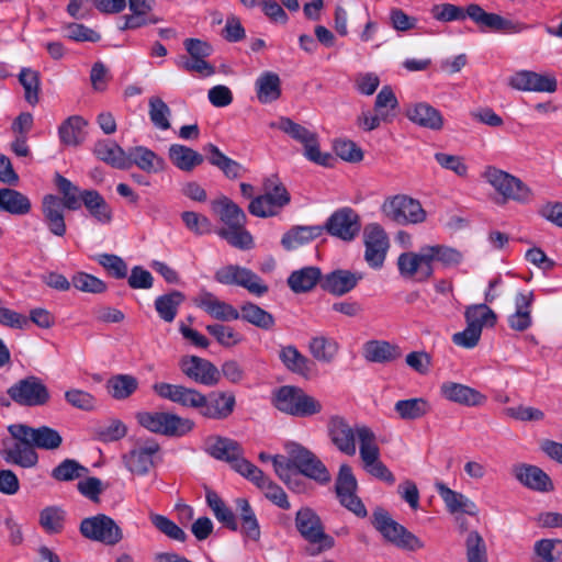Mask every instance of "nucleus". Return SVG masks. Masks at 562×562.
<instances>
[{
  "label": "nucleus",
  "mask_w": 562,
  "mask_h": 562,
  "mask_svg": "<svg viewBox=\"0 0 562 562\" xmlns=\"http://www.w3.org/2000/svg\"><path fill=\"white\" fill-rule=\"evenodd\" d=\"M327 432L336 449L349 457L356 454V438L359 441V454L363 469L373 477L393 485L395 476L380 460V448L375 434L367 426L351 427L346 418L339 415L330 416L327 423Z\"/></svg>",
  "instance_id": "obj_1"
},
{
  "label": "nucleus",
  "mask_w": 562,
  "mask_h": 562,
  "mask_svg": "<svg viewBox=\"0 0 562 562\" xmlns=\"http://www.w3.org/2000/svg\"><path fill=\"white\" fill-rule=\"evenodd\" d=\"M463 255L456 248L446 245H425L417 252H403L397 258L400 274L404 278L425 282L430 279L438 262L446 268L461 263Z\"/></svg>",
  "instance_id": "obj_2"
},
{
  "label": "nucleus",
  "mask_w": 562,
  "mask_h": 562,
  "mask_svg": "<svg viewBox=\"0 0 562 562\" xmlns=\"http://www.w3.org/2000/svg\"><path fill=\"white\" fill-rule=\"evenodd\" d=\"M211 207L224 224V227L217 231L221 238L225 239L231 246L243 250L250 249L254 246V239L245 228L247 216L241 207L227 196H221L212 201Z\"/></svg>",
  "instance_id": "obj_3"
},
{
  "label": "nucleus",
  "mask_w": 562,
  "mask_h": 562,
  "mask_svg": "<svg viewBox=\"0 0 562 562\" xmlns=\"http://www.w3.org/2000/svg\"><path fill=\"white\" fill-rule=\"evenodd\" d=\"M270 126L282 131L292 139L302 144L304 156L310 161L324 167L331 166L334 157L329 153L321 151L318 135L315 132L285 116L280 117L277 123H271Z\"/></svg>",
  "instance_id": "obj_4"
},
{
  "label": "nucleus",
  "mask_w": 562,
  "mask_h": 562,
  "mask_svg": "<svg viewBox=\"0 0 562 562\" xmlns=\"http://www.w3.org/2000/svg\"><path fill=\"white\" fill-rule=\"evenodd\" d=\"M8 431L11 438L1 441V458L8 464L16 465L22 469L36 467L38 463V453L33 448L21 427L18 424H12L8 427Z\"/></svg>",
  "instance_id": "obj_5"
},
{
  "label": "nucleus",
  "mask_w": 562,
  "mask_h": 562,
  "mask_svg": "<svg viewBox=\"0 0 562 562\" xmlns=\"http://www.w3.org/2000/svg\"><path fill=\"white\" fill-rule=\"evenodd\" d=\"M273 404L280 412L295 417H310L323 409L319 401L291 385L281 386L276 392Z\"/></svg>",
  "instance_id": "obj_6"
},
{
  "label": "nucleus",
  "mask_w": 562,
  "mask_h": 562,
  "mask_svg": "<svg viewBox=\"0 0 562 562\" xmlns=\"http://www.w3.org/2000/svg\"><path fill=\"white\" fill-rule=\"evenodd\" d=\"M295 526L300 535L310 543L307 552L311 555H317L334 547V538L325 532L321 518L311 508H302L296 513Z\"/></svg>",
  "instance_id": "obj_7"
},
{
  "label": "nucleus",
  "mask_w": 562,
  "mask_h": 562,
  "mask_svg": "<svg viewBox=\"0 0 562 562\" xmlns=\"http://www.w3.org/2000/svg\"><path fill=\"white\" fill-rule=\"evenodd\" d=\"M482 177L502 196L504 202L527 203L532 196L531 189L519 178L494 166H487Z\"/></svg>",
  "instance_id": "obj_8"
},
{
  "label": "nucleus",
  "mask_w": 562,
  "mask_h": 562,
  "mask_svg": "<svg viewBox=\"0 0 562 562\" xmlns=\"http://www.w3.org/2000/svg\"><path fill=\"white\" fill-rule=\"evenodd\" d=\"M138 424L154 434L180 437L189 432L193 423L176 414L165 412H139L136 414Z\"/></svg>",
  "instance_id": "obj_9"
},
{
  "label": "nucleus",
  "mask_w": 562,
  "mask_h": 562,
  "mask_svg": "<svg viewBox=\"0 0 562 562\" xmlns=\"http://www.w3.org/2000/svg\"><path fill=\"white\" fill-rule=\"evenodd\" d=\"M205 451L217 460L228 462L236 472L245 477L256 467L243 457V448L231 438L209 437L205 440Z\"/></svg>",
  "instance_id": "obj_10"
},
{
  "label": "nucleus",
  "mask_w": 562,
  "mask_h": 562,
  "mask_svg": "<svg viewBox=\"0 0 562 562\" xmlns=\"http://www.w3.org/2000/svg\"><path fill=\"white\" fill-rule=\"evenodd\" d=\"M382 212L400 225H416L424 223L427 218L420 202L406 194L387 198L382 204Z\"/></svg>",
  "instance_id": "obj_11"
},
{
  "label": "nucleus",
  "mask_w": 562,
  "mask_h": 562,
  "mask_svg": "<svg viewBox=\"0 0 562 562\" xmlns=\"http://www.w3.org/2000/svg\"><path fill=\"white\" fill-rule=\"evenodd\" d=\"M290 202V194L273 176L265 181V193L251 200L248 210L257 217H269Z\"/></svg>",
  "instance_id": "obj_12"
},
{
  "label": "nucleus",
  "mask_w": 562,
  "mask_h": 562,
  "mask_svg": "<svg viewBox=\"0 0 562 562\" xmlns=\"http://www.w3.org/2000/svg\"><path fill=\"white\" fill-rule=\"evenodd\" d=\"M9 397L20 406L37 407L46 405L50 400V393L43 380L36 375H27L8 390Z\"/></svg>",
  "instance_id": "obj_13"
},
{
  "label": "nucleus",
  "mask_w": 562,
  "mask_h": 562,
  "mask_svg": "<svg viewBox=\"0 0 562 562\" xmlns=\"http://www.w3.org/2000/svg\"><path fill=\"white\" fill-rule=\"evenodd\" d=\"M373 526L389 542L398 548L415 551L424 547V543L415 535L392 519L383 509L374 512Z\"/></svg>",
  "instance_id": "obj_14"
},
{
  "label": "nucleus",
  "mask_w": 562,
  "mask_h": 562,
  "mask_svg": "<svg viewBox=\"0 0 562 562\" xmlns=\"http://www.w3.org/2000/svg\"><path fill=\"white\" fill-rule=\"evenodd\" d=\"M286 451L300 474L323 485L330 482L331 476L326 465L311 450L292 442L286 446Z\"/></svg>",
  "instance_id": "obj_15"
},
{
  "label": "nucleus",
  "mask_w": 562,
  "mask_h": 562,
  "mask_svg": "<svg viewBox=\"0 0 562 562\" xmlns=\"http://www.w3.org/2000/svg\"><path fill=\"white\" fill-rule=\"evenodd\" d=\"M214 279L221 284L241 286L256 296H262L269 291L268 285L257 273L238 265L220 268L215 272Z\"/></svg>",
  "instance_id": "obj_16"
},
{
  "label": "nucleus",
  "mask_w": 562,
  "mask_h": 562,
  "mask_svg": "<svg viewBox=\"0 0 562 562\" xmlns=\"http://www.w3.org/2000/svg\"><path fill=\"white\" fill-rule=\"evenodd\" d=\"M160 446L155 440H138L122 456L125 468L135 475H146L155 467Z\"/></svg>",
  "instance_id": "obj_17"
},
{
  "label": "nucleus",
  "mask_w": 562,
  "mask_h": 562,
  "mask_svg": "<svg viewBox=\"0 0 562 562\" xmlns=\"http://www.w3.org/2000/svg\"><path fill=\"white\" fill-rule=\"evenodd\" d=\"M80 532L85 538L114 546L122 540V530L109 516L99 514L85 518L80 524Z\"/></svg>",
  "instance_id": "obj_18"
},
{
  "label": "nucleus",
  "mask_w": 562,
  "mask_h": 562,
  "mask_svg": "<svg viewBox=\"0 0 562 562\" xmlns=\"http://www.w3.org/2000/svg\"><path fill=\"white\" fill-rule=\"evenodd\" d=\"M358 483L348 464H341L336 480V493L342 506L358 517H366L367 509L362 501L356 495Z\"/></svg>",
  "instance_id": "obj_19"
},
{
  "label": "nucleus",
  "mask_w": 562,
  "mask_h": 562,
  "mask_svg": "<svg viewBox=\"0 0 562 562\" xmlns=\"http://www.w3.org/2000/svg\"><path fill=\"white\" fill-rule=\"evenodd\" d=\"M508 85L518 91L553 93L558 89V81L553 74H540L526 69L515 71L508 78Z\"/></svg>",
  "instance_id": "obj_20"
},
{
  "label": "nucleus",
  "mask_w": 562,
  "mask_h": 562,
  "mask_svg": "<svg viewBox=\"0 0 562 562\" xmlns=\"http://www.w3.org/2000/svg\"><path fill=\"white\" fill-rule=\"evenodd\" d=\"M467 15L482 30L504 34H514L522 31L520 23L505 19L499 14L490 13L479 4L472 3L467 7Z\"/></svg>",
  "instance_id": "obj_21"
},
{
  "label": "nucleus",
  "mask_w": 562,
  "mask_h": 562,
  "mask_svg": "<svg viewBox=\"0 0 562 562\" xmlns=\"http://www.w3.org/2000/svg\"><path fill=\"white\" fill-rule=\"evenodd\" d=\"M364 259L371 268L383 266L389 248V238L385 231L376 223L369 224L363 231Z\"/></svg>",
  "instance_id": "obj_22"
},
{
  "label": "nucleus",
  "mask_w": 562,
  "mask_h": 562,
  "mask_svg": "<svg viewBox=\"0 0 562 562\" xmlns=\"http://www.w3.org/2000/svg\"><path fill=\"white\" fill-rule=\"evenodd\" d=\"M323 227L331 236L350 241L359 234L361 224L359 215L352 209L342 207L333 213Z\"/></svg>",
  "instance_id": "obj_23"
},
{
  "label": "nucleus",
  "mask_w": 562,
  "mask_h": 562,
  "mask_svg": "<svg viewBox=\"0 0 562 562\" xmlns=\"http://www.w3.org/2000/svg\"><path fill=\"white\" fill-rule=\"evenodd\" d=\"M154 392L164 400H169L182 407L199 409L204 403V395L199 391L179 384L158 382Z\"/></svg>",
  "instance_id": "obj_24"
},
{
  "label": "nucleus",
  "mask_w": 562,
  "mask_h": 562,
  "mask_svg": "<svg viewBox=\"0 0 562 562\" xmlns=\"http://www.w3.org/2000/svg\"><path fill=\"white\" fill-rule=\"evenodd\" d=\"M179 367L183 374L196 383L211 386L218 382L217 368L206 359L187 356L180 360Z\"/></svg>",
  "instance_id": "obj_25"
},
{
  "label": "nucleus",
  "mask_w": 562,
  "mask_h": 562,
  "mask_svg": "<svg viewBox=\"0 0 562 562\" xmlns=\"http://www.w3.org/2000/svg\"><path fill=\"white\" fill-rule=\"evenodd\" d=\"M362 278L363 276L360 272L336 269L326 274H322L321 288L323 291L334 296H344L350 293Z\"/></svg>",
  "instance_id": "obj_26"
},
{
  "label": "nucleus",
  "mask_w": 562,
  "mask_h": 562,
  "mask_svg": "<svg viewBox=\"0 0 562 562\" xmlns=\"http://www.w3.org/2000/svg\"><path fill=\"white\" fill-rule=\"evenodd\" d=\"M193 303L217 321L229 322L239 319V311L237 308L206 290H201L193 299Z\"/></svg>",
  "instance_id": "obj_27"
},
{
  "label": "nucleus",
  "mask_w": 562,
  "mask_h": 562,
  "mask_svg": "<svg viewBox=\"0 0 562 562\" xmlns=\"http://www.w3.org/2000/svg\"><path fill=\"white\" fill-rule=\"evenodd\" d=\"M435 488L450 514L462 513L469 516H476L479 514L476 504L464 494L451 490L442 482H437Z\"/></svg>",
  "instance_id": "obj_28"
},
{
  "label": "nucleus",
  "mask_w": 562,
  "mask_h": 562,
  "mask_svg": "<svg viewBox=\"0 0 562 562\" xmlns=\"http://www.w3.org/2000/svg\"><path fill=\"white\" fill-rule=\"evenodd\" d=\"M405 115L412 123L424 128L440 131L443 126L442 114L426 102L409 105L406 109Z\"/></svg>",
  "instance_id": "obj_29"
},
{
  "label": "nucleus",
  "mask_w": 562,
  "mask_h": 562,
  "mask_svg": "<svg viewBox=\"0 0 562 562\" xmlns=\"http://www.w3.org/2000/svg\"><path fill=\"white\" fill-rule=\"evenodd\" d=\"M93 154L109 166L126 170L131 168V159L127 153L114 140L101 139L94 144Z\"/></svg>",
  "instance_id": "obj_30"
},
{
  "label": "nucleus",
  "mask_w": 562,
  "mask_h": 562,
  "mask_svg": "<svg viewBox=\"0 0 562 562\" xmlns=\"http://www.w3.org/2000/svg\"><path fill=\"white\" fill-rule=\"evenodd\" d=\"M236 401L233 394L223 392L204 395V403L199 407L201 415L212 419H225L234 411Z\"/></svg>",
  "instance_id": "obj_31"
},
{
  "label": "nucleus",
  "mask_w": 562,
  "mask_h": 562,
  "mask_svg": "<svg viewBox=\"0 0 562 562\" xmlns=\"http://www.w3.org/2000/svg\"><path fill=\"white\" fill-rule=\"evenodd\" d=\"M440 392L448 401L465 406H481L486 402V396L477 390L456 382L442 383Z\"/></svg>",
  "instance_id": "obj_32"
},
{
  "label": "nucleus",
  "mask_w": 562,
  "mask_h": 562,
  "mask_svg": "<svg viewBox=\"0 0 562 562\" xmlns=\"http://www.w3.org/2000/svg\"><path fill=\"white\" fill-rule=\"evenodd\" d=\"M64 209L61 200L58 196L53 194L44 196L42 203L44 222L47 225L48 231L58 237H63L67 231Z\"/></svg>",
  "instance_id": "obj_33"
},
{
  "label": "nucleus",
  "mask_w": 562,
  "mask_h": 562,
  "mask_svg": "<svg viewBox=\"0 0 562 562\" xmlns=\"http://www.w3.org/2000/svg\"><path fill=\"white\" fill-rule=\"evenodd\" d=\"M535 301L532 291L518 292L515 296V312L507 318L508 326L516 331L527 330L531 324V307Z\"/></svg>",
  "instance_id": "obj_34"
},
{
  "label": "nucleus",
  "mask_w": 562,
  "mask_h": 562,
  "mask_svg": "<svg viewBox=\"0 0 562 562\" xmlns=\"http://www.w3.org/2000/svg\"><path fill=\"white\" fill-rule=\"evenodd\" d=\"M515 477L524 486L537 492H551L554 488L550 476L536 465L520 464L516 467Z\"/></svg>",
  "instance_id": "obj_35"
},
{
  "label": "nucleus",
  "mask_w": 562,
  "mask_h": 562,
  "mask_svg": "<svg viewBox=\"0 0 562 562\" xmlns=\"http://www.w3.org/2000/svg\"><path fill=\"white\" fill-rule=\"evenodd\" d=\"M246 479L263 491L265 496L276 506L282 509L290 508L291 505L283 488L266 476L259 468L255 467Z\"/></svg>",
  "instance_id": "obj_36"
},
{
  "label": "nucleus",
  "mask_w": 562,
  "mask_h": 562,
  "mask_svg": "<svg viewBox=\"0 0 562 562\" xmlns=\"http://www.w3.org/2000/svg\"><path fill=\"white\" fill-rule=\"evenodd\" d=\"M18 425L21 427L22 431L25 434L35 450H56L63 443V437L54 428L48 426L34 428L24 424Z\"/></svg>",
  "instance_id": "obj_37"
},
{
  "label": "nucleus",
  "mask_w": 562,
  "mask_h": 562,
  "mask_svg": "<svg viewBox=\"0 0 562 562\" xmlns=\"http://www.w3.org/2000/svg\"><path fill=\"white\" fill-rule=\"evenodd\" d=\"M324 233L322 225H296L283 234L281 245L285 250H294L303 245H306Z\"/></svg>",
  "instance_id": "obj_38"
},
{
  "label": "nucleus",
  "mask_w": 562,
  "mask_h": 562,
  "mask_svg": "<svg viewBox=\"0 0 562 562\" xmlns=\"http://www.w3.org/2000/svg\"><path fill=\"white\" fill-rule=\"evenodd\" d=\"M322 270L318 267L308 266L294 270L288 277L289 288L296 294L312 291L317 284H322Z\"/></svg>",
  "instance_id": "obj_39"
},
{
  "label": "nucleus",
  "mask_w": 562,
  "mask_h": 562,
  "mask_svg": "<svg viewBox=\"0 0 562 562\" xmlns=\"http://www.w3.org/2000/svg\"><path fill=\"white\" fill-rule=\"evenodd\" d=\"M255 90L261 104L277 101L282 92L280 76L270 70L261 72L255 81Z\"/></svg>",
  "instance_id": "obj_40"
},
{
  "label": "nucleus",
  "mask_w": 562,
  "mask_h": 562,
  "mask_svg": "<svg viewBox=\"0 0 562 562\" xmlns=\"http://www.w3.org/2000/svg\"><path fill=\"white\" fill-rule=\"evenodd\" d=\"M235 504L240 519V528H238L240 533L248 540L259 541L261 537L260 525L249 502L246 498H237Z\"/></svg>",
  "instance_id": "obj_41"
},
{
  "label": "nucleus",
  "mask_w": 562,
  "mask_h": 562,
  "mask_svg": "<svg viewBox=\"0 0 562 562\" xmlns=\"http://www.w3.org/2000/svg\"><path fill=\"white\" fill-rule=\"evenodd\" d=\"M203 150L207 154L209 162L222 170L228 179H238L246 172L238 161L227 157L214 144L205 145Z\"/></svg>",
  "instance_id": "obj_42"
},
{
  "label": "nucleus",
  "mask_w": 562,
  "mask_h": 562,
  "mask_svg": "<svg viewBox=\"0 0 562 562\" xmlns=\"http://www.w3.org/2000/svg\"><path fill=\"white\" fill-rule=\"evenodd\" d=\"M88 122L80 115H72L65 120L58 128L60 142L66 146H79L86 139Z\"/></svg>",
  "instance_id": "obj_43"
},
{
  "label": "nucleus",
  "mask_w": 562,
  "mask_h": 562,
  "mask_svg": "<svg viewBox=\"0 0 562 562\" xmlns=\"http://www.w3.org/2000/svg\"><path fill=\"white\" fill-rule=\"evenodd\" d=\"M0 207V211L7 212L11 215L24 216L31 213L32 202L24 193L15 189L3 188Z\"/></svg>",
  "instance_id": "obj_44"
},
{
  "label": "nucleus",
  "mask_w": 562,
  "mask_h": 562,
  "mask_svg": "<svg viewBox=\"0 0 562 562\" xmlns=\"http://www.w3.org/2000/svg\"><path fill=\"white\" fill-rule=\"evenodd\" d=\"M127 156H130L131 159V167L135 165L140 170L148 173H156L165 168L164 159L144 146L130 148Z\"/></svg>",
  "instance_id": "obj_45"
},
{
  "label": "nucleus",
  "mask_w": 562,
  "mask_h": 562,
  "mask_svg": "<svg viewBox=\"0 0 562 562\" xmlns=\"http://www.w3.org/2000/svg\"><path fill=\"white\" fill-rule=\"evenodd\" d=\"M363 356L370 362L384 363L398 359L401 349L385 340H371L363 347Z\"/></svg>",
  "instance_id": "obj_46"
},
{
  "label": "nucleus",
  "mask_w": 562,
  "mask_h": 562,
  "mask_svg": "<svg viewBox=\"0 0 562 562\" xmlns=\"http://www.w3.org/2000/svg\"><path fill=\"white\" fill-rule=\"evenodd\" d=\"M81 203L85 204L90 215L101 224H109L112 220V211L104 198L95 190L81 192Z\"/></svg>",
  "instance_id": "obj_47"
},
{
  "label": "nucleus",
  "mask_w": 562,
  "mask_h": 562,
  "mask_svg": "<svg viewBox=\"0 0 562 562\" xmlns=\"http://www.w3.org/2000/svg\"><path fill=\"white\" fill-rule=\"evenodd\" d=\"M169 158L172 164L182 171H191L204 160L200 153L179 144L170 146Z\"/></svg>",
  "instance_id": "obj_48"
},
{
  "label": "nucleus",
  "mask_w": 562,
  "mask_h": 562,
  "mask_svg": "<svg viewBox=\"0 0 562 562\" xmlns=\"http://www.w3.org/2000/svg\"><path fill=\"white\" fill-rule=\"evenodd\" d=\"M184 301V294L180 291H171L155 300V310L158 316L166 323H172L178 314L180 305Z\"/></svg>",
  "instance_id": "obj_49"
},
{
  "label": "nucleus",
  "mask_w": 562,
  "mask_h": 562,
  "mask_svg": "<svg viewBox=\"0 0 562 562\" xmlns=\"http://www.w3.org/2000/svg\"><path fill=\"white\" fill-rule=\"evenodd\" d=\"M205 498L216 519L227 529L237 531L238 521L236 515L228 506H226L218 494L214 491H207Z\"/></svg>",
  "instance_id": "obj_50"
},
{
  "label": "nucleus",
  "mask_w": 562,
  "mask_h": 562,
  "mask_svg": "<svg viewBox=\"0 0 562 562\" xmlns=\"http://www.w3.org/2000/svg\"><path fill=\"white\" fill-rule=\"evenodd\" d=\"M239 318L265 330L271 329L276 323L272 314L251 302L240 306Z\"/></svg>",
  "instance_id": "obj_51"
},
{
  "label": "nucleus",
  "mask_w": 562,
  "mask_h": 562,
  "mask_svg": "<svg viewBox=\"0 0 562 562\" xmlns=\"http://www.w3.org/2000/svg\"><path fill=\"white\" fill-rule=\"evenodd\" d=\"M279 358L284 367L293 373L307 375L311 371V361L293 345L282 347Z\"/></svg>",
  "instance_id": "obj_52"
},
{
  "label": "nucleus",
  "mask_w": 562,
  "mask_h": 562,
  "mask_svg": "<svg viewBox=\"0 0 562 562\" xmlns=\"http://www.w3.org/2000/svg\"><path fill=\"white\" fill-rule=\"evenodd\" d=\"M394 411L404 420H415L430 412V404L423 397L400 400L395 403Z\"/></svg>",
  "instance_id": "obj_53"
},
{
  "label": "nucleus",
  "mask_w": 562,
  "mask_h": 562,
  "mask_svg": "<svg viewBox=\"0 0 562 562\" xmlns=\"http://www.w3.org/2000/svg\"><path fill=\"white\" fill-rule=\"evenodd\" d=\"M137 379L130 374L114 375L106 384L109 394L115 400L127 398L137 390Z\"/></svg>",
  "instance_id": "obj_54"
},
{
  "label": "nucleus",
  "mask_w": 562,
  "mask_h": 562,
  "mask_svg": "<svg viewBox=\"0 0 562 562\" xmlns=\"http://www.w3.org/2000/svg\"><path fill=\"white\" fill-rule=\"evenodd\" d=\"M308 348L317 361L326 363L331 362L338 352L337 341L325 336L312 338Z\"/></svg>",
  "instance_id": "obj_55"
},
{
  "label": "nucleus",
  "mask_w": 562,
  "mask_h": 562,
  "mask_svg": "<svg viewBox=\"0 0 562 562\" xmlns=\"http://www.w3.org/2000/svg\"><path fill=\"white\" fill-rule=\"evenodd\" d=\"M88 468L75 459H65L52 470L50 476L58 482H69L85 476Z\"/></svg>",
  "instance_id": "obj_56"
},
{
  "label": "nucleus",
  "mask_w": 562,
  "mask_h": 562,
  "mask_svg": "<svg viewBox=\"0 0 562 562\" xmlns=\"http://www.w3.org/2000/svg\"><path fill=\"white\" fill-rule=\"evenodd\" d=\"M55 184L63 194V207L71 211L80 209L82 199L77 186L59 173L55 177Z\"/></svg>",
  "instance_id": "obj_57"
},
{
  "label": "nucleus",
  "mask_w": 562,
  "mask_h": 562,
  "mask_svg": "<svg viewBox=\"0 0 562 562\" xmlns=\"http://www.w3.org/2000/svg\"><path fill=\"white\" fill-rule=\"evenodd\" d=\"M467 323L474 326H479V329H483V326L493 327L496 323V314L485 303L471 305L464 313Z\"/></svg>",
  "instance_id": "obj_58"
},
{
  "label": "nucleus",
  "mask_w": 562,
  "mask_h": 562,
  "mask_svg": "<svg viewBox=\"0 0 562 562\" xmlns=\"http://www.w3.org/2000/svg\"><path fill=\"white\" fill-rule=\"evenodd\" d=\"M65 512L57 506H48L40 513V525L47 533H59L64 529Z\"/></svg>",
  "instance_id": "obj_59"
},
{
  "label": "nucleus",
  "mask_w": 562,
  "mask_h": 562,
  "mask_svg": "<svg viewBox=\"0 0 562 562\" xmlns=\"http://www.w3.org/2000/svg\"><path fill=\"white\" fill-rule=\"evenodd\" d=\"M19 81L24 89V97L27 103L35 105L38 102L40 76L31 68H22Z\"/></svg>",
  "instance_id": "obj_60"
},
{
  "label": "nucleus",
  "mask_w": 562,
  "mask_h": 562,
  "mask_svg": "<svg viewBox=\"0 0 562 562\" xmlns=\"http://www.w3.org/2000/svg\"><path fill=\"white\" fill-rule=\"evenodd\" d=\"M148 104L151 123L159 130H168L170 127L169 116L171 111L166 102L159 97H151Z\"/></svg>",
  "instance_id": "obj_61"
},
{
  "label": "nucleus",
  "mask_w": 562,
  "mask_h": 562,
  "mask_svg": "<svg viewBox=\"0 0 562 562\" xmlns=\"http://www.w3.org/2000/svg\"><path fill=\"white\" fill-rule=\"evenodd\" d=\"M94 260L105 269L109 276L115 279L127 277V265L121 257L113 254H99L94 257Z\"/></svg>",
  "instance_id": "obj_62"
},
{
  "label": "nucleus",
  "mask_w": 562,
  "mask_h": 562,
  "mask_svg": "<svg viewBox=\"0 0 562 562\" xmlns=\"http://www.w3.org/2000/svg\"><path fill=\"white\" fill-rule=\"evenodd\" d=\"M468 562H487L485 541L477 531H471L465 540Z\"/></svg>",
  "instance_id": "obj_63"
},
{
  "label": "nucleus",
  "mask_w": 562,
  "mask_h": 562,
  "mask_svg": "<svg viewBox=\"0 0 562 562\" xmlns=\"http://www.w3.org/2000/svg\"><path fill=\"white\" fill-rule=\"evenodd\" d=\"M535 552L542 562H554L561 560L562 540L542 539L535 543Z\"/></svg>",
  "instance_id": "obj_64"
}]
</instances>
